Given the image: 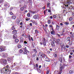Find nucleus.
Returning <instances> with one entry per match:
<instances>
[{
    "label": "nucleus",
    "mask_w": 74,
    "mask_h": 74,
    "mask_svg": "<svg viewBox=\"0 0 74 74\" xmlns=\"http://www.w3.org/2000/svg\"><path fill=\"white\" fill-rule=\"evenodd\" d=\"M1 72L2 74H8L10 73V71L8 70V69H5V68H3L2 69V70L1 71Z\"/></svg>",
    "instance_id": "nucleus-1"
},
{
    "label": "nucleus",
    "mask_w": 74,
    "mask_h": 74,
    "mask_svg": "<svg viewBox=\"0 0 74 74\" xmlns=\"http://www.w3.org/2000/svg\"><path fill=\"white\" fill-rule=\"evenodd\" d=\"M0 63L3 66H5L6 64H7V61L6 59L2 58L0 60Z\"/></svg>",
    "instance_id": "nucleus-2"
},
{
    "label": "nucleus",
    "mask_w": 74,
    "mask_h": 74,
    "mask_svg": "<svg viewBox=\"0 0 74 74\" xmlns=\"http://www.w3.org/2000/svg\"><path fill=\"white\" fill-rule=\"evenodd\" d=\"M65 3L66 4H65V7H68L69 5H70V4H71L72 3V1L71 0L67 1H66L65 2Z\"/></svg>",
    "instance_id": "nucleus-3"
},
{
    "label": "nucleus",
    "mask_w": 74,
    "mask_h": 74,
    "mask_svg": "<svg viewBox=\"0 0 74 74\" xmlns=\"http://www.w3.org/2000/svg\"><path fill=\"white\" fill-rule=\"evenodd\" d=\"M59 42V39L57 40L56 42L55 41V40H53V41L51 42V44L52 47H54V46L55 45V44H56V43L57 44H58Z\"/></svg>",
    "instance_id": "nucleus-4"
},
{
    "label": "nucleus",
    "mask_w": 74,
    "mask_h": 74,
    "mask_svg": "<svg viewBox=\"0 0 74 74\" xmlns=\"http://www.w3.org/2000/svg\"><path fill=\"white\" fill-rule=\"evenodd\" d=\"M64 65L63 64L62 65V64H60V70H62L63 69H64Z\"/></svg>",
    "instance_id": "nucleus-5"
},
{
    "label": "nucleus",
    "mask_w": 74,
    "mask_h": 74,
    "mask_svg": "<svg viewBox=\"0 0 74 74\" xmlns=\"http://www.w3.org/2000/svg\"><path fill=\"white\" fill-rule=\"evenodd\" d=\"M61 51H63L66 49V47L64 45H61Z\"/></svg>",
    "instance_id": "nucleus-6"
},
{
    "label": "nucleus",
    "mask_w": 74,
    "mask_h": 74,
    "mask_svg": "<svg viewBox=\"0 0 74 74\" xmlns=\"http://www.w3.org/2000/svg\"><path fill=\"white\" fill-rule=\"evenodd\" d=\"M39 17V16L38 15H35L33 16V18L34 19H38Z\"/></svg>",
    "instance_id": "nucleus-7"
},
{
    "label": "nucleus",
    "mask_w": 74,
    "mask_h": 74,
    "mask_svg": "<svg viewBox=\"0 0 74 74\" xmlns=\"http://www.w3.org/2000/svg\"><path fill=\"white\" fill-rule=\"evenodd\" d=\"M17 38V35L16 34H15L13 35V39L14 40H15V38Z\"/></svg>",
    "instance_id": "nucleus-8"
},
{
    "label": "nucleus",
    "mask_w": 74,
    "mask_h": 74,
    "mask_svg": "<svg viewBox=\"0 0 74 74\" xmlns=\"http://www.w3.org/2000/svg\"><path fill=\"white\" fill-rule=\"evenodd\" d=\"M47 71L46 72V74H48L49 73V67H47Z\"/></svg>",
    "instance_id": "nucleus-9"
},
{
    "label": "nucleus",
    "mask_w": 74,
    "mask_h": 74,
    "mask_svg": "<svg viewBox=\"0 0 74 74\" xmlns=\"http://www.w3.org/2000/svg\"><path fill=\"white\" fill-rule=\"evenodd\" d=\"M12 34H16L17 33V31L16 30H14L12 32Z\"/></svg>",
    "instance_id": "nucleus-10"
},
{
    "label": "nucleus",
    "mask_w": 74,
    "mask_h": 74,
    "mask_svg": "<svg viewBox=\"0 0 74 74\" xmlns=\"http://www.w3.org/2000/svg\"><path fill=\"white\" fill-rule=\"evenodd\" d=\"M51 34L53 35H55V31H51Z\"/></svg>",
    "instance_id": "nucleus-11"
},
{
    "label": "nucleus",
    "mask_w": 74,
    "mask_h": 74,
    "mask_svg": "<svg viewBox=\"0 0 74 74\" xmlns=\"http://www.w3.org/2000/svg\"><path fill=\"white\" fill-rule=\"evenodd\" d=\"M27 52H28V53H29V51H26V50H25L24 51V54H26L27 53Z\"/></svg>",
    "instance_id": "nucleus-12"
},
{
    "label": "nucleus",
    "mask_w": 74,
    "mask_h": 74,
    "mask_svg": "<svg viewBox=\"0 0 74 74\" xmlns=\"http://www.w3.org/2000/svg\"><path fill=\"white\" fill-rule=\"evenodd\" d=\"M43 45H44V47H45L46 46V44H47V42H43L42 43Z\"/></svg>",
    "instance_id": "nucleus-13"
},
{
    "label": "nucleus",
    "mask_w": 74,
    "mask_h": 74,
    "mask_svg": "<svg viewBox=\"0 0 74 74\" xmlns=\"http://www.w3.org/2000/svg\"><path fill=\"white\" fill-rule=\"evenodd\" d=\"M70 37H68L66 39V41H70Z\"/></svg>",
    "instance_id": "nucleus-14"
},
{
    "label": "nucleus",
    "mask_w": 74,
    "mask_h": 74,
    "mask_svg": "<svg viewBox=\"0 0 74 74\" xmlns=\"http://www.w3.org/2000/svg\"><path fill=\"white\" fill-rule=\"evenodd\" d=\"M12 30H15V26L14 25H13V26L12 27Z\"/></svg>",
    "instance_id": "nucleus-15"
},
{
    "label": "nucleus",
    "mask_w": 74,
    "mask_h": 74,
    "mask_svg": "<svg viewBox=\"0 0 74 74\" xmlns=\"http://www.w3.org/2000/svg\"><path fill=\"white\" fill-rule=\"evenodd\" d=\"M35 32L34 33V34H36V33H37V34H38V33H39V32L38 31H37V30H35Z\"/></svg>",
    "instance_id": "nucleus-16"
},
{
    "label": "nucleus",
    "mask_w": 74,
    "mask_h": 74,
    "mask_svg": "<svg viewBox=\"0 0 74 74\" xmlns=\"http://www.w3.org/2000/svg\"><path fill=\"white\" fill-rule=\"evenodd\" d=\"M11 57H10L8 58L7 60L8 61H11Z\"/></svg>",
    "instance_id": "nucleus-17"
},
{
    "label": "nucleus",
    "mask_w": 74,
    "mask_h": 74,
    "mask_svg": "<svg viewBox=\"0 0 74 74\" xmlns=\"http://www.w3.org/2000/svg\"><path fill=\"white\" fill-rule=\"evenodd\" d=\"M23 42V38H21L20 39V42Z\"/></svg>",
    "instance_id": "nucleus-18"
},
{
    "label": "nucleus",
    "mask_w": 74,
    "mask_h": 74,
    "mask_svg": "<svg viewBox=\"0 0 74 74\" xmlns=\"http://www.w3.org/2000/svg\"><path fill=\"white\" fill-rule=\"evenodd\" d=\"M12 18L13 19H15L16 18V16H12Z\"/></svg>",
    "instance_id": "nucleus-19"
},
{
    "label": "nucleus",
    "mask_w": 74,
    "mask_h": 74,
    "mask_svg": "<svg viewBox=\"0 0 74 74\" xmlns=\"http://www.w3.org/2000/svg\"><path fill=\"white\" fill-rule=\"evenodd\" d=\"M69 45H72V41H69Z\"/></svg>",
    "instance_id": "nucleus-20"
},
{
    "label": "nucleus",
    "mask_w": 74,
    "mask_h": 74,
    "mask_svg": "<svg viewBox=\"0 0 74 74\" xmlns=\"http://www.w3.org/2000/svg\"><path fill=\"white\" fill-rule=\"evenodd\" d=\"M15 41V42H16V43L18 42H19V40H18V39H16Z\"/></svg>",
    "instance_id": "nucleus-21"
},
{
    "label": "nucleus",
    "mask_w": 74,
    "mask_h": 74,
    "mask_svg": "<svg viewBox=\"0 0 74 74\" xmlns=\"http://www.w3.org/2000/svg\"><path fill=\"white\" fill-rule=\"evenodd\" d=\"M42 57L44 58L45 59H47V57L46 56H45V54L43 55V56H42Z\"/></svg>",
    "instance_id": "nucleus-22"
},
{
    "label": "nucleus",
    "mask_w": 74,
    "mask_h": 74,
    "mask_svg": "<svg viewBox=\"0 0 74 74\" xmlns=\"http://www.w3.org/2000/svg\"><path fill=\"white\" fill-rule=\"evenodd\" d=\"M69 73L70 74H73V71L72 70H70L69 71Z\"/></svg>",
    "instance_id": "nucleus-23"
},
{
    "label": "nucleus",
    "mask_w": 74,
    "mask_h": 74,
    "mask_svg": "<svg viewBox=\"0 0 74 74\" xmlns=\"http://www.w3.org/2000/svg\"><path fill=\"white\" fill-rule=\"evenodd\" d=\"M4 51V49L3 48H0V52H2Z\"/></svg>",
    "instance_id": "nucleus-24"
},
{
    "label": "nucleus",
    "mask_w": 74,
    "mask_h": 74,
    "mask_svg": "<svg viewBox=\"0 0 74 74\" xmlns=\"http://www.w3.org/2000/svg\"><path fill=\"white\" fill-rule=\"evenodd\" d=\"M56 29L58 30L59 29V26L58 25H57L56 26Z\"/></svg>",
    "instance_id": "nucleus-25"
},
{
    "label": "nucleus",
    "mask_w": 74,
    "mask_h": 74,
    "mask_svg": "<svg viewBox=\"0 0 74 74\" xmlns=\"http://www.w3.org/2000/svg\"><path fill=\"white\" fill-rule=\"evenodd\" d=\"M26 21H29V20H30V19L29 18L26 17L25 18Z\"/></svg>",
    "instance_id": "nucleus-26"
},
{
    "label": "nucleus",
    "mask_w": 74,
    "mask_h": 74,
    "mask_svg": "<svg viewBox=\"0 0 74 74\" xmlns=\"http://www.w3.org/2000/svg\"><path fill=\"white\" fill-rule=\"evenodd\" d=\"M18 48H21L22 47L21 45H18Z\"/></svg>",
    "instance_id": "nucleus-27"
},
{
    "label": "nucleus",
    "mask_w": 74,
    "mask_h": 74,
    "mask_svg": "<svg viewBox=\"0 0 74 74\" xmlns=\"http://www.w3.org/2000/svg\"><path fill=\"white\" fill-rule=\"evenodd\" d=\"M30 12L31 13H32V14H36V11L34 12H32L31 11Z\"/></svg>",
    "instance_id": "nucleus-28"
},
{
    "label": "nucleus",
    "mask_w": 74,
    "mask_h": 74,
    "mask_svg": "<svg viewBox=\"0 0 74 74\" xmlns=\"http://www.w3.org/2000/svg\"><path fill=\"white\" fill-rule=\"evenodd\" d=\"M30 12L31 13H32V14H36V11L34 12H32L31 11Z\"/></svg>",
    "instance_id": "nucleus-29"
},
{
    "label": "nucleus",
    "mask_w": 74,
    "mask_h": 74,
    "mask_svg": "<svg viewBox=\"0 0 74 74\" xmlns=\"http://www.w3.org/2000/svg\"><path fill=\"white\" fill-rule=\"evenodd\" d=\"M27 16L28 17H30V14L29 13H28L27 14Z\"/></svg>",
    "instance_id": "nucleus-30"
},
{
    "label": "nucleus",
    "mask_w": 74,
    "mask_h": 74,
    "mask_svg": "<svg viewBox=\"0 0 74 74\" xmlns=\"http://www.w3.org/2000/svg\"><path fill=\"white\" fill-rule=\"evenodd\" d=\"M20 10H21V11H23V10H24V7H22L21 8Z\"/></svg>",
    "instance_id": "nucleus-31"
},
{
    "label": "nucleus",
    "mask_w": 74,
    "mask_h": 74,
    "mask_svg": "<svg viewBox=\"0 0 74 74\" xmlns=\"http://www.w3.org/2000/svg\"><path fill=\"white\" fill-rule=\"evenodd\" d=\"M73 18L71 17L69 18V21H71L73 20Z\"/></svg>",
    "instance_id": "nucleus-32"
},
{
    "label": "nucleus",
    "mask_w": 74,
    "mask_h": 74,
    "mask_svg": "<svg viewBox=\"0 0 74 74\" xmlns=\"http://www.w3.org/2000/svg\"><path fill=\"white\" fill-rule=\"evenodd\" d=\"M33 51L36 53H37V51L36 49H33Z\"/></svg>",
    "instance_id": "nucleus-33"
},
{
    "label": "nucleus",
    "mask_w": 74,
    "mask_h": 74,
    "mask_svg": "<svg viewBox=\"0 0 74 74\" xmlns=\"http://www.w3.org/2000/svg\"><path fill=\"white\" fill-rule=\"evenodd\" d=\"M19 52L20 53H22V52H23V50L22 49L20 50Z\"/></svg>",
    "instance_id": "nucleus-34"
},
{
    "label": "nucleus",
    "mask_w": 74,
    "mask_h": 74,
    "mask_svg": "<svg viewBox=\"0 0 74 74\" xmlns=\"http://www.w3.org/2000/svg\"><path fill=\"white\" fill-rule=\"evenodd\" d=\"M24 44H27V42L26 41H24Z\"/></svg>",
    "instance_id": "nucleus-35"
},
{
    "label": "nucleus",
    "mask_w": 74,
    "mask_h": 74,
    "mask_svg": "<svg viewBox=\"0 0 74 74\" xmlns=\"http://www.w3.org/2000/svg\"><path fill=\"white\" fill-rule=\"evenodd\" d=\"M64 24H65V25H69V23L68 22H65L64 23Z\"/></svg>",
    "instance_id": "nucleus-36"
},
{
    "label": "nucleus",
    "mask_w": 74,
    "mask_h": 74,
    "mask_svg": "<svg viewBox=\"0 0 74 74\" xmlns=\"http://www.w3.org/2000/svg\"><path fill=\"white\" fill-rule=\"evenodd\" d=\"M48 23L49 24H50V23H51V21L49 20L48 21Z\"/></svg>",
    "instance_id": "nucleus-37"
},
{
    "label": "nucleus",
    "mask_w": 74,
    "mask_h": 74,
    "mask_svg": "<svg viewBox=\"0 0 74 74\" xmlns=\"http://www.w3.org/2000/svg\"><path fill=\"white\" fill-rule=\"evenodd\" d=\"M4 68H5V69H8V68H9V66L7 65L6 66V67H5H5Z\"/></svg>",
    "instance_id": "nucleus-38"
},
{
    "label": "nucleus",
    "mask_w": 74,
    "mask_h": 74,
    "mask_svg": "<svg viewBox=\"0 0 74 74\" xmlns=\"http://www.w3.org/2000/svg\"><path fill=\"white\" fill-rule=\"evenodd\" d=\"M53 16L54 18H56V16L55 15H53Z\"/></svg>",
    "instance_id": "nucleus-39"
},
{
    "label": "nucleus",
    "mask_w": 74,
    "mask_h": 74,
    "mask_svg": "<svg viewBox=\"0 0 74 74\" xmlns=\"http://www.w3.org/2000/svg\"><path fill=\"white\" fill-rule=\"evenodd\" d=\"M49 27H51L52 28L53 27V26L51 25V24H50L49 25Z\"/></svg>",
    "instance_id": "nucleus-40"
},
{
    "label": "nucleus",
    "mask_w": 74,
    "mask_h": 74,
    "mask_svg": "<svg viewBox=\"0 0 74 74\" xmlns=\"http://www.w3.org/2000/svg\"><path fill=\"white\" fill-rule=\"evenodd\" d=\"M59 60L61 63H62V60L61 58L59 59Z\"/></svg>",
    "instance_id": "nucleus-41"
},
{
    "label": "nucleus",
    "mask_w": 74,
    "mask_h": 74,
    "mask_svg": "<svg viewBox=\"0 0 74 74\" xmlns=\"http://www.w3.org/2000/svg\"><path fill=\"white\" fill-rule=\"evenodd\" d=\"M74 21H72L71 22V24H74Z\"/></svg>",
    "instance_id": "nucleus-42"
},
{
    "label": "nucleus",
    "mask_w": 74,
    "mask_h": 74,
    "mask_svg": "<svg viewBox=\"0 0 74 74\" xmlns=\"http://www.w3.org/2000/svg\"><path fill=\"white\" fill-rule=\"evenodd\" d=\"M49 4H50L49 3V2L47 3V7H49Z\"/></svg>",
    "instance_id": "nucleus-43"
},
{
    "label": "nucleus",
    "mask_w": 74,
    "mask_h": 74,
    "mask_svg": "<svg viewBox=\"0 0 74 74\" xmlns=\"http://www.w3.org/2000/svg\"><path fill=\"white\" fill-rule=\"evenodd\" d=\"M62 73V70H60V73H59V74H61Z\"/></svg>",
    "instance_id": "nucleus-44"
},
{
    "label": "nucleus",
    "mask_w": 74,
    "mask_h": 74,
    "mask_svg": "<svg viewBox=\"0 0 74 74\" xmlns=\"http://www.w3.org/2000/svg\"><path fill=\"white\" fill-rule=\"evenodd\" d=\"M45 38H43V42H46V41H45Z\"/></svg>",
    "instance_id": "nucleus-45"
},
{
    "label": "nucleus",
    "mask_w": 74,
    "mask_h": 74,
    "mask_svg": "<svg viewBox=\"0 0 74 74\" xmlns=\"http://www.w3.org/2000/svg\"><path fill=\"white\" fill-rule=\"evenodd\" d=\"M10 14L11 15H13L14 14H13V13H12V12H10Z\"/></svg>",
    "instance_id": "nucleus-46"
},
{
    "label": "nucleus",
    "mask_w": 74,
    "mask_h": 74,
    "mask_svg": "<svg viewBox=\"0 0 74 74\" xmlns=\"http://www.w3.org/2000/svg\"><path fill=\"white\" fill-rule=\"evenodd\" d=\"M32 45L33 46V48H34V42H32Z\"/></svg>",
    "instance_id": "nucleus-47"
},
{
    "label": "nucleus",
    "mask_w": 74,
    "mask_h": 74,
    "mask_svg": "<svg viewBox=\"0 0 74 74\" xmlns=\"http://www.w3.org/2000/svg\"><path fill=\"white\" fill-rule=\"evenodd\" d=\"M28 37V38H31V36H30V35L29 34L27 35Z\"/></svg>",
    "instance_id": "nucleus-48"
},
{
    "label": "nucleus",
    "mask_w": 74,
    "mask_h": 74,
    "mask_svg": "<svg viewBox=\"0 0 74 74\" xmlns=\"http://www.w3.org/2000/svg\"><path fill=\"white\" fill-rule=\"evenodd\" d=\"M20 25L21 26H22V25H23V23H22V22H21L20 23Z\"/></svg>",
    "instance_id": "nucleus-49"
},
{
    "label": "nucleus",
    "mask_w": 74,
    "mask_h": 74,
    "mask_svg": "<svg viewBox=\"0 0 74 74\" xmlns=\"http://www.w3.org/2000/svg\"><path fill=\"white\" fill-rule=\"evenodd\" d=\"M66 47L67 48H69V45H66Z\"/></svg>",
    "instance_id": "nucleus-50"
},
{
    "label": "nucleus",
    "mask_w": 74,
    "mask_h": 74,
    "mask_svg": "<svg viewBox=\"0 0 74 74\" xmlns=\"http://www.w3.org/2000/svg\"><path fill=\"white\" fill-rule=\"evenodd\" d=\"M65 31V30H64V29H63V30L62 31V32L63 33H64V32Z\"/></svg>",
    "instance_id": "nucleus-51"
},
{
    "label": "nucleus",
    "mask_w": 74,
    "mask_h": 74,
    "mask_svg": "<svg viewBox=\"0 0 74 74\" xmlns=\"http://www.w3.org/2000/svg\"><path fill=\"white\" fill-rule=\"evenodd\" d=\"M32 64V62L30 61V63H29V65H31V64Z\"/></svg>",
    "instance_id": "nucleus-52"
},
{
    "label": "nucleus",
    "mask_w": 74,
    "mask_h": 74,
    "mask_svg": "<svg viewBox=\"0 0 74 74\" xmlns=\"http://www.w3.org/2000/svg\"><path fill=\"white\" fill-rule=\"evenodd\" d=\"M24 50H25V51H27V48H26V47H25Z\"/></svg>",
    "instance_id": "nucleus-53"
},
{
    "label": "nucleus",
    "mask_w": 74,
    "mask_h": 74,
    "mask_svg": "<svg viewBox=\"0 0 74 74\" xmlns=\"http://www.w3.org/2000/svg\"><path fill=\"white\" fill-rule=\"evenodd\" d=\"M36 60H39V58H38V57H36Z\"/></svg>",
    "instance_id": "nucleus-54"
},
{
    "label": "nucleus",
    "mask_w": 74,
    "mask_h": 74,
    "mask_svg": "<svg viewBox=\"0 0 74 74\" xmlns=\"http://www.w3.org/2000/svg\"><path fill=\"white\" fill-rule=\"evenodd\" d=\"M72 58V56L70 55H69V58Z\"/></svg>",
    "instance_id": "nucleus-55"
},
{
    "label": "nucleus",
    "mask_w": 74,
    "mask_h": 74,
    "mask_svg": "<svg viewBox=\"0 0 74 74\" xmlns=\"http://www.w3.org/2000/svg\"><path fill=\"white\" fill-rule=\"evenodd\" d=\"M29 25H30V26H32V23H30L29 24Z\"/></svg>",
    "instance_id": "nucleus-56"
},
{
    "label": "nucleus",
    "mask_w": 74,
    "mask_h": 74,
    "mask_svg": "<svg viewBox=\"0 0 74 74\" xmlns=\"http://www.w3.org/2000/svg\"><path fill=\"white\" fill-rule=\"evenodd\" d=\"M58 36V37H60V34H56Z\"/></svg>",
    "instance_id": "nucleus-57"
},
{
    "label": "nucleus",
    "mask_w": 74,
    "mask_h": 74,
    "mask_svg": "<svg viewBox=\"0 0 74 74\" xmlns=\"http://www.w3.org/2000/svg\"><path fill=\"white\" fill-rule=\"evenodd\" d=\"M48 12H51V10H49V9L48 10Z\"/></svg>",
    "instance_id": "nucleus-58"
},
{
    "label": "nucleus",
    "mask_w": 74,
    "mask_h": 74,
    "mask_svg": "<svg viewBox=\"0 0 74 74\" xmlns=\"http://www.w3.org/2000/svg\"><path fill=\"white\" fill-rule=\"evenodd\" d=\"M36 55H35V54H33V55H32V57L33 58H34V57H35Z\"/></svg>",
    "instance_id": "nucleus-59"
},
{
    "label": "nucleus",
    "mask_w": 74,
    "mask_h": 74,
    "mask_svg": "<svg viewBox=\"0 0 74 74\" xmlns=\"http://www.w3.org/2000/svg\"><path fill=\"white\" fill-rule=\"evenodd\" d=\"M46 61L47 62H49V61H50V60H49V59H48V60H46Z\"/></svg>",
    "instance_id": "nucleus-60"
},
{
    "label": "nucleus",
    "mask_w": 74,
    "mask_h": 74,
    "mask_svg": "<svg viewBox=\"0 0 74 74\" xmlns=\"http://www.w3.org/2000/svg\"><path fill=\"white\" fill-rule=\"evenodd\" d=\"M36 67H38V64H36Z\"/></svg>",
    "instance_id": "nucleus-61"
},
{
    "label": "nucleus",
    "mask_w": 74,
    "mask_h": 74,
    "mask_svg": "<svg viewBox=\"0 0 74 74\" xmlns=\"http://www.w3.org/2000/svg\"><path fill=\"white\" fill-rule=\"evenodd\" d=\"M57 57V56L56 55V54H55L54 55V57L55 58H56Z\"/></svg>",
    "instance_id": "nucleus-62"
},
{
    "label": "nucleus",
    "mask_w": 74,
    "mask_h": 74,
    "mask_svg": "<svg viewBox=\"0 0 74 74\" xmlns=\"http://www.w3.org/2000/svg\"><path fill=\"white\" fill-rule=\"evenodd\" d=\"M16 63H14L13 65V66H16V65H15Z\"/></svg>",
    "instance_id": "nucleus-63"
},
{
    "label": "nucleus",
    "mask_w": 74,
    "mask_h": 74,
    "mask_svg": "<svg viewBox=\"0 0 74 74\" xmlns=\"http://www.w3.org/2000/svg\"><path fill=\"white\" fill-rule=\"evenodd\" d=\"M73 54V52H71L70 53V55H72Z\"/></svg>",
    "instance_id": "nucleus-64"
}]
</instances>
